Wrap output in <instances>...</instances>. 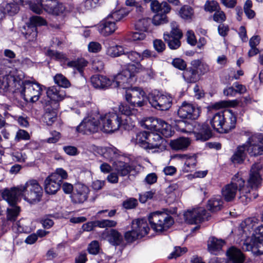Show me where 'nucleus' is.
Returning a JSON list of instances; mask_svg holds the SVG:
<instances>
[{
  "mask_svg": "<svg viewBox=\"0 0 263 263\" xmlns=\"http://www.w3.org/2000/svg\"><path fill=\"white\" fill-rule=\"evenodd\" d=\"M224 118L221 133H228L235 127L236 117L230 110H225Z\"/></svg>",
  "mask_w": 263,
  "mask_h": 263,
  "instance_id": "nucleus-24",
  "label": "nucleus"
},
{
  "mask_svg": "<svg viewBox=\"0 0 263 263\" xmlns=\"http://www.w3.org/2000/svg\"><path fill=\"white\" fill-rule=\"evenodd\" d=\"M157 128L154 131L158 132L165 137H170L173 135L171 126L165 121L158 119Z\"/></svg>",
  "mask_w": 263,
  "mask_h": 263,
  "instance_id": "nucleus-36",
  "label": "nucleus"
},
{
  "mask_svg": "<svg viewBox=\"0 0 263 263\" xmlns=\"http://www.w3.org/2000/svg\"><path fill=\"white\" fill-rule=\"evenodd\" d=\"M151 9L153 12L157 13L159 12L169 13L171 8L166 2H163L160 4L157 0H154L151 3Z\"/></svg>",
  "mask_w": 263,
  "mask_h": 263,
  "instance_id": "nucleus-38",
  "label": "nucleus"
},
{
  "mask_svg": "<svg viewBox=\"0 0 263 263\" xmlns=\"http://www.w3.org/2000/svg\"><path fill=\"white\" fill-rule=\"evenodd\" d=\"M206 213V210L201 208L189 210L184 213V218L189 224H197L207 218Z\"/></svg>",
  "mask_w": 263,
  "mask_h": 263,
  "instance_id": "nucleus-14",
  "label": "nucleus"
},
{
  "mask_svg": "<svg viewBox=\"0 0 263 263\" xmlns=\"http://www.w3.org/2000/svg\"><path fill=\"white\" fill-rule=\"evenodd\" d=\"M119 110L122 114L125 125H127L130 128L135 126V123L138 121L137 114L138 110L135 108H131L127 104L121 103L119 106Z\"/></svg>",
  "mask_w": 263,
  "mask_h": 263,
  "instance_id": "nucleus-13",
  "label": "nucleus"
},
{
  "mask_svg": "<svg viewBox=\"0 0 263 263\" xmlns=\"http://www.w3.org/2000/svg\"><path fill=\"white\" fill-rule=\"evenodd\" d=\"M179 14L182 19L191 21L194 17V11L191 6L184 5L180 8Z\"/></svg>",
  "mask_w": 263,
  "mask_h": 263,
  "instance_id": "nucleus-42",
  "label": "nucleus"
},
{
  "mask_svg": "<svg viewBox=\"0 0 263 263\" xmlns=\"http://www.w3.org/2000/svg\"><path fill=\"white\" fill-rule=\"evenodd\" d=\"M10 207L7 209V218L8 221L14 222L20 212V208L16 205L17 200L14 203L7 201Z\"/></svg>",
  "mask_w": 263,
  "mask_h": 263,
  "instance_id": "nucleus-41",
  "label": "nucleus"
},
{
  "mask_svg": "<svg viewBox=\"0 0 263 263\" xmlns=\"http://www.w3.org/2000/svg\"><path fill=\"white\" fill-rule=\"evenodd\" d=\"M171 30L168 32V35L172 38L181 39L183 36V34L180 29L178 28V25L175 22H172L171 23Z\"/></svg>",
  "mask_w": 263,
  "mask_h": 263,
  "instance_id": "nucleus-50",
  "label": "nucleus"
},
{
  "mask_svg": "<svg viewBox=\"0 0 263 263\" xmlns=\"http://www.w3.org/2000/svg\"><path fill=\"white\" fill-rule=\"evenodd\" d=\"M243 251H251L254 254H263V241L257 238L254 235L249 242L245 241L242 246Z\"/></svg>",
  "mask_w": 263,
  "mask_h": 263,
  "instance_id": "nucleus-18",
  "label": "nucleus"
},
{
  "mask_svg": "<svg viewBox=\"0 0 263 263\" xmlns=\"http://www.w3.org/2000/svg\"><path fill=\"white\" fill-rule=\"evenodd\" d=\"M89 187L84 184L78 182L74 185V190L70 196L74 203H82L87 200L89 193Z\"/></svg>",
  "mask_w": 263,
  "mask_h": 263,
  "instance_id": "nucleus-15",
  "label": "nucleus"
},
{
  "mask_svg": "<svg viewBox=\"0 0 263 263\" xmlns=\"http://www.w3.org/2000/svg\"><path fill=\"white\" fill-rule=\"evenodd\" d=\"M4 9L9 15H14L19 11L20 8L16 3H9L6 5Z\"/></svg>",
  "mask_w": 263,
  "mask_h": 263,
  "instance_id": "nucleus-59",
  "label": "nucleus"
},
{
  "mask_svg": "<svg viewBox=\"0 0 263 263\" xmlns=\"http://www.w3.org/2000/svg\"><path fill=\"white\" fill-rule=\"evenodd\" d=\"M92 86L97 89L105 90L112 85L113 80L105 76L96 74L90 79Z\"/></svg>",
  "mask_w": 263,
  "mask_h": 263,
  "instance_id": "nucleus-22",
  "label": "nucleus"
},
{
  "mask_svg": "<svg viewBox=\"0 0 263 263\" xmlns=\"http://www.w3.org/2000/svg\"><path fill=\"white\" fill-rule=\"evenodd\" d=\"M52 218H56V214L46 215L41 219L40 221L43 228L48 229L53 226L54 222Z\"/></svg>",
  "mask_w": 263,
  "mask_h": 263,
  "instance_id": "nucleus-52",
  "label": "nucleus"
},
{
  "mask_svg": "<svg viewBox=\"0 0 263 263\" xmlns=\"http://www.w3.org/2000/svg\"><path fill=\"white\" fill-rule=\"evenodd\" d=\"M141 61L144 59H150L153 61V59L157 58V55L156 52L149 49H145L140 53Z\"/></svg>",
  "mask_w": 263,
  "mask_h": 263,
  "instance_id": "nucleus-60",
  "label": "nucleus"
},
{
  "mask_svg": "<svg viewBox=\"0 0 263 263\" xmlns=\"http://www.w3.org/2000/svg\"><path fill=\"white\" fill-rule=\"evenodd\" d=\"M152 106L160 110H167L172 106V99L170 96L152 94L148 97Z\"/></svg>",
  "mask_w": 263,
  "mask_h": 263,
  "instance_id": "nucleus-12",
  "label": "nucleus"
},
{
  "mask_svg": "<svg viewBox=\"0 0 263 263\" xmlns=\"http://www.w3.org/2000/svg\"><path fill=\"white\" fill-rule=\"evenodd\" d=\"M125 99L133 107H142L145 104L146 94L139 87H135L126 90Z\"/></svg>",
  "mask_w": 263,
  "mask_h": 263,
  "instance_id": "nucleus-10",
  "label": "nucleus"
},
{
  "mask_svg": "<svg viewBox=\"0 0 263 263\" xmlns=\"http://www.w3.org/2000/svg\"><path fill=\"white\" fill-rule=\"evenodd\" d=\"M88 62L83 58L68 61L67 66L77 70L81 75H83L84 68L87 66Z\"/></svg>",
  "mask_w": 263,
  "mask_h": 263,
  "instance_id": "nucleus-33",
  "label": "nucleus"
},
{
  "mask_svg": "<svg viewBox=\"0 0 263 263\" xmlns=\"http://www.w3.org/2000/svg\"><path fill=\"white\" fill-rule=\"evenodd\" d=\"M191 65L195 69H197L198 73L203 75L210 71V67L208 64L202 59H196L191 62Z\"/></svg>",
  "mask_w": 263,
  "mask_h": 263,
  "instance_id": "nucleus-39",
  "label": "nucleus"
},
{
  "mask_svg": "<svg viewBox=\"0 0 263 263\" xmlns=\"http://www.w3.org/2000/svg\"><path fill=\"white\" fill-rule=\"evenodd\" d=\"M223 203V200L220 196H215L209 200L207 208L211 212H215L221 209Z\"/></svg>",
  "mask_w": 263,
  "mask_h": 263,
  "instance_id": "nucleus-40",
  "label": "nucleus"
},
{
  "mask_svg": "<svg viewBox=\"0 0 263 263\" xmlns=\"http://www.w3.org/2000/svg\"><path fill=\"white\" fill-rule=\"evenodd\" d=\"M102 122V130L106 133H112L118 130L120 128L129 130L130 128L125 125L123 117L116 112H108L99 116Z\"/></svg>",
  "mask_w": 263,
  "mask_h": 263,
  "instance_id": "nucleus-5",
  "label": "nucleus"
},
{
  "mask_svg": "<svg viewBox=\"0 0 263 263\" xmlns=\"http://www.w3.org/2000/svg\"><path fill=\"white\" fill-rule=\"evenodd\" d=\"M62 182L57 175H50L44 181V189L48 194H55L60 189Z\"/></svg>",
  "mask_w": 263,
  "mask_h": 263,
  "instance_id": "nucleus-20",
  "label": "nucleus"
},
{
  "mask_svg": "<svg viewBox=\"0 0 263 263\" xmlns=\"http://www.w3.org/2000/svg\"><path fill=\"white\" fill-rule=\"evenodd\" d=\"M190 144V140L188 138L180 137L171 140L170 145L175 151H185Z\"/></svg>",
  "mask_w": 263,
  "mask_h": 263,
  "instance_id": "nucleus-31",
  "label": "nucleus"
},
{
  "mask_svg": "<svg viewBox=\"0 0 263 263\" xmlns=\"http://www.w3.org/2000/svg\"><path fill=\"white\" fill-rule=\"evenodd\" d=\"M193 133L197 140L205 141L212 136V132L208 124H198L195 126Z\"/></svg>",
  "mask_w": 263,
  "mask_h": 263,
  "instance_id": "nucleus-21",
  "label": "nucleus"
},
{
  "mask_svg": "<svg viewBox=\"0 0 263 263\" xmlns=\"http://www.w3.org/2000/svg\"><path fill=\"white\" fill-rule=\"evenodd\" d=\"M246 149L244 145H239L231 158V161L234 164H241L243 162L246 156Z\"/></svg>",
  "mask_w": 263,
  "mask_h": 263,
  "instance_id": "nucleus-37",
  "label": "nucleus"
},
{
  "mask_svg": "<svg viewBox=\"0 0 263 263\" xmlns=\"http://www.w3.org/2000/svg\"><path fill=\"white\" fill-rule=\"evenodd\" d=\"M212 17L214 21L220 24L224 22L227 19L226 15L225 13L221 10V8L214 12Z\"/></svg>",
  "mask_w": 263,
  "mask_h": 263,
  "instance_id": "nucleus-57",
  "label": "nucleus"
},
{
  "mask_svg": "<svg viewBox=\"0 0 263 263\" xmlns=\"http://www.w3.org/2000/svg\"><path fill=\"white\" fill-rule=\"evenodd\" d=\"M197 162V157L195 155L189 156L184 162L182 168L183 172L186 173L193 172L195 169Z\"/></svg>",
  "mask_w": 263,
  "mask_h": 263,
  "instance_id": "nucleus-43",
  "label": "nucleus"
},
{
  "mask_svg": "<svg viewBox=\"0 0 263 263\" xmlns=\"http://www.w3.org/2000/svg\"><path fill=\"white\" fill-rule=\"evenodd\" d=\"M163 39L167 43L168 47L172 50H176L181 46L180 39L172 38L168 35V32H166L163 34Z\"/></svg>",
  "mask_w": 263,
  "mask_h": 263,
  "instance_id": "nucleus-44",
  "label": "nucleus"
},
{
  "mask_svg": "<svg viewBox=\"0 0 263 263\" xmlns=\"http://www.w3.org/2000/svg\"><path fill=\"white\" fill-rule=\"evenodd\" d=\"M117 27L114 21L107 17L99 26L100 33L104 36H108L115 32Z\"/></svg>",
  "mask_w": 263,
  "mask_h": 263,
  "instance_id": "nucleus-27",
  "label": "nucleus"
},
{
  "mask_svg": "<svg viewBox=\"0 0 263 263\" xmlns=\"http://www.w3.org/2000/svg\"><path fill=\"white\" fill-rule=\"evenodd\" d=\"M227 255L229 259V262L243 263L245 256L241 250L235 247L232 246L227 251Z\"/></svg>",
  "mask_w": 263,
  "mask_h": 263,
  "instance_id": "nucleus-29",
  "label": "nucleus"
},
{
  "mask_svg": "<svg viewBox=\"0 0 263 263\" xmlns=\"http://www.w3.org/2000/svg\"><path fill=\"white\" fill-rule=\"evenodd\" d=\"M114 167L118 174L121 176L127 175L134 169L133 166L123 161L115 162Z\"/></svg>",
  "mask_w": 263,
  "mask_h": 263,
  "instance_id": "nucleus-35",
  "label": "nucleus"
},
{
  "mask_svg": "<svg viewBox=\"0 0 263 263\" xmlns=\"http://www.w3.org/2000/svg\"><path fill=\"white\" fill-rule=\"evenodd\" d=\"M243 145L250 157H257L263 155V134L251 135Z\"/></svg>",
  "mask_w": 263,
  "mask_h": 263,
  "instance_id": "nucleus-8",
  "label": "nucleus"
},
{
  "mask_svg": "<svg viewBox=\"0 0 263 263\" xmlns=\"http://www.w3.org/2000/svg\"><path fill=\"white\" fill-rule=\"evenodd\" d=\"M105 239L114 246H119L122 242L121 234L116 229H111L104 233Z\"/></svg>",
  "mask_w": 263,
  "mask_h": 263,
  "instance_id": "nucleus-28",
  "label": "nucleus"
},
{
  "mask_svg": "<svg viewBox=\"0 0 263 263\" xmlns=\"http://www.w3.org/2000/svg\"><path fill=\"white\" fill-rule=\"evenodd\" d=\"M45 113L43 116L44 121L48 125H51L57 120V109L59 104L57 103L53 105L44 104Z\"/></svg>",
  "mask_w": 263,
  "mask_h": 263,
  "instance_id": "nucleus-23",
  "label": "nucleus"
},
{
  "mask_svg": "<svg viewBox=\"0 0 263 263\" xmlns=\"http://www.w3.org/2000/svg\"><path fill=\"white\" fill-rule=\"evenodd\" d=\"M143 66L139 64L137 66L127 65V68L116 75L113 80L112 85L115 87H122L123 89L129 88L132 85L135 73L140 72Z\"/></svg>",
  "mask_w": 263,
  "mask_h": 263,
  "instance_id": "nucleus-6",
  "label": "nucleus"
},
{
  "mask_svg": "<svg viewBox=\"0 0 263 263\" xmlns=\"http://www.w3.org/2000/svg\"><path fill=\"white\" fill-rule=\"evenodd\" d=\"M184 81L187 83H196L199 80V76L197 69L193 67L186 68L182 73Z\"/></svg>",
  "mask_w": 263,
  "mask_h": 263,
  "instance_id": "nucleus-34",
  "label": "nucleus"
},
{
  "mask_svg": "<svg viewBox=\"0 0 263 263\" xmlns=\"http://www.w3.org/2000/svg\"><path fill=\"white\" fill-rule=\"evenodd\" d=\"M172 65L180 70H184L186 68V62L181 58H175L172 62Z\"/></svg>",
  "mask_w": 263,
  "mask_h": 263,
  "instance_id": "nucleus-61",
  "label": "nucleus"
},
{
  "mask_svg": "<svg viewBox=\"0 0 263 263\" xmlns=\"http://www.w3.org/2000/svg\"><path fill=\"white\" fill-rule=\"evenodd\" d=\"M138 204V200L134 198H129L122 203V206L126 209H133L135 208Z\"/></svg>",
  "mask_w": 263,
  "mask_h": 263,
  "instance_id": "nucleus-64",
  "label": "nucleus"
},
{
  "mask_svg": "<svg viewBox=\"0 0 263 263\" xmlns=\"http://www.w3.org/2000/svg\"><path fill=\"white\" fill-rule=\"evenodd\" d=\"M124 56L125 58H127L129 61L135 63L136 64H128V65H134L137 66L139 64H141L140 62V53L136 51H125Z\"/></svg>",
  "mask_w": 263,
  "mask_h": 263,
  "instance_id": "nucleus-46",
  "label": "nucleus"
},
{
  "mask_svg": "<svg viewBox=\"0 0 263 263\" xmlns=\"http://www.w3.org/2000/svg\"><path fill=\"white\" fill-rule=\"evenodd\" d=\"M262 166L260 163L254 164L250 170L248 184L251 188L258 187L261 183L260 171Z\"/></svg>",
  "mask_w": 263,
  "mask_h": 263,
  "instance_id": "nucleus-17",
  "label": "nucleus"
},
{
  "mask_svg": "<svg viewBox=\"0 0 263 263\" xmlns=\"http://www.w3.org/2000/svg\"><path fill=\"white\" fill-rule=\"evenodd\" d=\"M100 249L99 242L97 240H93L89 244L87 250L90 254L97 255L99 253Z\"/></svg>",
  "mask_w": 263,
  "mask_h": 263,
  "instance_id": "nucleus-63",
  "label": "nucleus"
},
{
  "mask_svg": "<svg viewBox=\"0 0 263 263\" xmlns=\"http://www.w3.org/2000/svg\"><path fill=\"white\" fill-rule=\"evenodd\" d=\"M148 219L152 229L157 233L166 231L174 223V220L170 215L160 211L149 214Z\"/></svg>",
  "mask_w": 263,
  "mask_h": 263,
  "instance_id": "nucleus-4",
  "label": "nucleus"
},
{
  "mask_svg": "<svg viewBox=\"0 0 263 263\" xmlns=\"http://www.w3.org/2000/svg\"><path fill=\"white\" fill-rule=\"evenodd\" d=\"M132 228L137 231L141 235V237L147 235L149 230L146 219L145 218H138L134 220L132 222Z\"/></svg>",
  "mask_w": 263,
  "mask_h": 263,
  "instance_id": "nucleus-26",
  "label": "nucleus"
},
{
  "mask_svg": "<svg viewBox=\"0 0 263 263\" xmlns=\"http://www.w3.org/2000/svg\"><path fill=\"white\" fill-rule=\"evenodd\" d=\"M200 109L195 104L183 102L178 109V115L181 118L196 120L199 116Z\"/></svg>",
  "mask_w": 263,
  "mask_h": 263,
  "instance_id": "nucleus-11",
  "label": "nucleus"
},
{
  "mask_svg": "<svg viewBox=\"0 0 263 263\" xmlns=\"http://www.w3.org/2000/svg\"><path fill=\"white\" fill-rule=\"evenodd\" d=\"M48 100L43 102V104L53 105L54 103L63 100L65 96V92L63 90H59L56 87H49L47 91Z\"/></svg>",
  "mask_w": 263,
  "mask_h": 263,
  "instance_id": "nucleus-19",
  "label": "nucleus"
},
{
  "mask_svg": "<svg viewBox=\"0 0 263 263\" xmlns=\"http://www.w3.org/2000/svg\"><path fill=\"white\" fill-rule=\"evenodd\" d=\"M167 13L159 12L156 14L152 20L153 24L155 26H159L167 23L168 21L166 15Z\"/></svg>",
  "mask_w": 263,
  "mask_h": 263,
  "instance_id": "nucleus-47",
  "label": "nucleus"
},
{
  "mask_svg": "<svg viewBox=\"0 0 263 263\" xmlns=\"http://www.w3.org/2000/svg\"><path fill=\"white\" fill-rule=\"evenodd\" d=\"M22 33L29 42L34 41L36 40L37 35V28L35 25L29 23L23 27Z\"/></svg>",
  "mask_w": 263,
  "mask_h": 263,
  "instance_id": "nucleus-32",
  "label": "nucleus"
},
{
  "mask_svg": "<svg viewBox=\"0 0 263 263\" xmlns=\"http://www.w3.org/2000/svg\"><path fill=\"white\" fill-rule=\"evenodd\" d=\"M245 181L238 173L234 175L230 183L224 185L221 189V195L224 200L227 202L233 201L238 191L240 194L239 197L241 202L246 203L250 200L248 194L250 193L248 186L245 185Z\"/></svg>",
  "mask_w": 263,
  "mask_h": 263,
  "instance_id": "nucleus-2",
  "label": "nucleus"
},
{
  "mask_svg": "<svg viewBox=\"0 0 263 263\" xmlns=\"http://www.w3.org/2000/svg\"><path fill=\"white\" fill-rule=\"evenodd\" d=\"M158 119H159L158 118H155L153 117L147 118L143 124L145 128L148 130L154 131L156 128H157Z\"/></svg>",
  "mask_w": 263,
  "mask_h": 263,
  "instance_id": "nucleus-55",
  "label": "nucleus"
},
{
  "mask_svg": "<svg viewBox=\"0 0 263 263\" xmlns=\"http://www.w3.org/2000/svg\"><path fill=\"white\" fill-rule=\"evenodd\" d=\"M224 111H219L215 114L210 120V124L212 128L217 132L221 133L223 123L224 119Z\"/></svg>",
  "mask_w": 263,
  "mask_h": 263,
  "instance_id": "nucleus-30",
  "label": "nucleus"
},
{
  "mask_svg": "<svg viewBox=\"0 0 263 263\" xmlns=\"http://www.w3.org/2000/svg\"><path fill=\"white\" fill-rule=\"evenodd\" d=\"M40 2L42 3L44 10L53 15H59L65 10L64 5L58 0H40Z\"/></svg>",
  "mask_w": 263,
  "mask_h": 263,
  "instance_id": "nucleus-16",
  "label": "nucleus"
},
{
  "mask_svg": "<svg viewBox=\"0 0 263 263\" xmlns=\"http://www.w3.org/2000/svg\"><path fill=\"white\" fill-rule=\"evenodd\" d=\"M226 242L221 239L215 237H210L208 241V249L211 254L217 255L222 251L223 246Z\"/></svg>",
  "mask_w": 263,
  "mask_h": 263,
  "instance_id": "nucleus-25",
  "label": "nucleus"
},
{
  "mask_svg": "<svg viewBox=\"0 0 263 263\" xmlns=\"http://www.w3.org/2000/svg\"><path fill=\"white\" fill-rule=\"evenodd\" d=\"M128 13V12L126 10L125 8H121L119 10L112 11L108 16V18L112 21L118 22L121 20L123 17L126 16Z\"/></svg>",
  "mask_w": 263,
  "mask_h": 263,
  "instance_id": "nucleus-45",
  "label": "nucleus"
},
{
  "mask_svg": "<svg viewBox=\"0 0 263 263\" xmlns=\"http://www.w3.org/2000/svg\"><path fill=\"white\" fill-rule=\"evenodd\" d=\"M97 224L98 227L100 228H113L117 226V222L116 221L112 220L103 219L98 220Z\"/></svg>",
  "mask_w": 263,
  "mask_h": 263,
  "instance_id": "nucleus-58",
  "label": "nucleus"
},
{
  "mask_svg": "<svg viewBox=\"0 0 263 263\" xmlns=\"http://www.w3.org/2000/svg\"><path fill=\"white\" fill-rule=\"evenodd\" d=\"M149 25V20L147 18H142L139 20L135 24L136 30L144 32L148 30Z\"/></svg>",
  "mask_w": 263,
  "mask_h": 263,
  "instance_id": "nucleus-53",
  "label": "nucleus"
},
{
  "mask_svg": "<svg viewBox=\"0 0 263 263\" xmlns=\"http://www.w3.org/2000/svg\"><path fill=\"white\" fill-rule=\"evenodd\" d=\"M53 79L55 83L60 87L68 88L70 86L69 80L62 74H57Z\"/></svg>",
  "mask_w": 263,
  "mask_h": 263,
  "instance_id": "nucleus-49",
  "label": "nucleus"
},
{
  "mask_svg": "<svg viewBox=\"0 0 263 263\" xmlns=\"http://www.w3.org/2000/svg\"><path fill=\"white\" fill-rule=\"evenodd\" d=\"M123 47L121 46H114L108 48L106 53L111 57H117L124 54Z\"/></svg>",
  "mask_w": 263,
  "mask_h": 263,
  "instance_id": "nucleus-48",
  "label": "nucleus"
},
{
  "mask_svg": "<svg viewBox=\"0 0 263 263\" xmlns=\"http://www.w3.org/2000/svg\"><path fill=\"white\" fill-rule=\"evenodd\" d=\"M43 193V189L38 181L32 179L27 181L24 185L5 189L2 192V197L4 200L14 203L18 200V197L22 196L28 203L35 204L41 200Z\"/></svg>",
  "mask_w": 263,
  "mask_h": 263,
  "instance_id": "nucleus-1",
  "label": "nucleus"
},
{
  "mask_svg": "<svg viewBox=\"0 0 263 263\" xmlns=\"http://www.w3.org/2000/svg\"><path fill=\"white\" fill-rule=\"evenodd\" d=\"M23 88L21 94L25 101L34 103L37 101L43 91V85L36 81L25 80L23 82Z\"/></svg>",
  "mask_w": 263,
  "mask_h": 263,
  "instance_id": "nucleus-7",
  "label": "nucleus"
},
{
  "mask_svg": "<svg viewBox=\"0 0 263 263\" xmlns=\"http://www.w3.org/2000/svg\"><path fill=\"white\" fill-rule=\"evenodd\" d=\"M30 138L29 133L24 130L19 129L16 133L14 140L16 142H19L21 140H28Z\"/></svg>",
  "mask_w": 263,
  "mask_h": 263,
  "instance_id": "nucleus-62",
  "label": "nucleus"
},
{
  "mask_svg": "<svg viewBox=\"0 0 263 263\" xmlns=\"http://www.w3.org/2000/svg\"><path fill=\"white\" fill-rule=\"evenodd\" d=\"M99 113L85 118L76 127V131L83 135H90L98 132L100 128V119Z\"/></svg>",
  "mask_w": 263,
  "mask_h": 263,
  "instance_id": "nucleus-9",
  "label": "nucleus"
},
{
  "mask_svg": "<svg viewBox=\"0 0 263 263\" xmlns=\"http://www.w3.org/2000/svg\"><path fill=\"white\" fill-rule=\"evenodd\" d=\"M135 140L137 144L146 150L162 152L166 148L165 140L155 132H139L137 134Z\"/></svg>",
  "mask_w": 263,
  "mask_h": 263,
  "instance_id": "nucleus-3",
  "label": "nucleus"
},
{
  "mask_svg": "<svg viewBox=\"0 0 263 263\" xmlns=\"http://www.w3.org/2000/svg\"><path fill=\"white\" fill-rule=\"evenodd\" d=\"M220 7L218 3L215 1H207L204 5V9L206 12L212 13L216 12L218 9H220Z\"/></svg>",
  "mask_w": 263,
  "mask_h": 263,
  "instance_id": "nucleus-51",
  "label": "nucleus"
},
{
  "mask_svg": "<svg viewBox=\"0 0 263 263\" xmlns=\"http://www.w3.org/2000/svg\"><path fill=\"white\" fill-rule=\"evenodd\" d=\"M47 55L51 58L54 59L61 62H65L68 60L65 54L57 51L48 50L47 51Z\"/></svg>",
  "mask_w": 263,
  "mask_h": 263,
  "instance_id": "nucleus-54",
  "label": "nucleus"
},
{
  "mask_svg": "<svg viewBox=\"0 0 263 263\" xmlns=\"http://www.w3.org/2000/svg\"><path fill=\"white\" fill-rule=\"evenodd\" d=\"M124 237L125 240L128 242H132L139 238H141L139 233L132 228V230L128 231L125 233Z\"/></svg>",
  "mask_w": 263,
  "mask_h": 263,
  "instance_id": "nucleus-56",
  "label": "nucleus"
}]
</instances>
